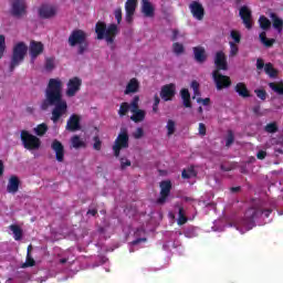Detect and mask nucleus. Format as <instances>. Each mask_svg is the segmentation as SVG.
Returning a JSON list of instances; mask_svg holds the SVG:
<instances>
[{"label":"nucleus","instance_id":"1","mask_svg":"<svg viewBox=\"0 0 283 283\" xmlns=\"http://www.w3.org/2000/svg\"><path fill=\"white\" fill-rule=\"evenodd\" d=\"M271 216V210L260 208H250L245 211L243 218L237 222V229L240 233L251 231L253 227L266 224V218Z\"/></svg>","mask_w":283,"mask_h":283},{"label":"nucleus","instance_id":"2","mask_svg":"<svg viewBox=\"0 0 283 283\" xmlns=\"http://www.w3.org/2000/svg\"><path fill=\"white\" fill-rule=\"evenodd\" d=\"M44 107H67V102L63 98V82L60 78L49 80L44 92Z\"/></svg>","mask_w":283,"mask_h":283},{"label":"nucleus","instance_id":"3","mask_svg":"<svg viewBox=\"0 0 283 283\" xmlns=\"http://www.w3.org/2000/svg\"><path fill=\"white\" fill-rule=\"evenodd\" d=\"M214 65L217 66V70L212 73V78L216 83L217 90H224V87L231 86V78L227 75L220 74V70H229V66L227 64V55H224V52L218 51L214 56Z\"/></svg>","mask_w":283,"mask_h":283},{"label":"nucleus","instance_id":"4","mask_svg":"<svg viewBox=\"0 0 283 283\" xmlns=\"http://www.w3.org/2000/svg\"><path fill=\"white\" fill-rule=\"evenodd\" d=\"M95 32L99 41H103V39H105L107 45H113L114 40L116 39V34H118V25L109 24L107 27L105 22H97L95 27Z\"/></svg>","mask_w":283,"mask_h":283},{"label":"nucleus","instance_id":"5","mask_svg":"<svg viewBox=\"0 0 283 283\" xmlns=\"http://www.w3.org/2000/svg\"><path fill=\"white\" fill-rule=\"evenodd\" d=\"M69 45L71 48H76L77 53L85 54L87 52V48H90V42H87V33L83 30H74L69 36Z\"/></svg>","mask_w":283,"mask_h":283},{"label":"nucleus","instance_id":"6","mask_svg":"<svg viewBox=\"0 0 283 283\" xmlns=\"http://www.w3.org/2000/svg\"><path fill=\"white\" fill-rule=\"evenodd\" d=\"M25 54H28V45H25V43L19 42L14 45L10 63V72H14V67H18V65H21V63H23Z\"/></svg>","mask_w":283,"mask_h":283},{"label":"nucleus","instance_id":"7","mask_svg":"<svg viewBox=\"0 0 283 283\" xmlns=\"http://www.w3.org/2000/svg\"><path fill=\"white\" fill-rule=\"evenodd\" d=\"M21 140L25 149H39L41 147V139L30 134L27 130L21 132Z\"/></svg>","mask_w":283,"mask_h":283},{"label":"nucleus","instance_id":"8","mask_svg":"<svg viewBox=\"0 0 283 283\" xmlns=\"http://www.w3.org/2000/svg\"><path fill=\"white\" fill-rule=\"evenodd\" d=\"M129 147V136H127V130L123 129L115 140L113 146V151L116 157L120 156V149H127Z\"/></svg>","mask_w":283,"mask_h":283},{"label":"nucleus","instance_id":"9","mask_svg":"<svg viewBox=\"0 0 283 283\" xmlns=\"http://www.w3.org/2000/svg\"><path fill=\"white\" fill-rule=\"evenodd\" d=\"M132 114L130 118L135 123H140V120L145 119V112L138 107H120L119 108V116H125V114Z\"/></svg>","mask_w":283,"mask_h":283},{"label":"nucleus","instance_id":"10","mask_svg":"<svg viewBox=\"0 0 283 283\" xmlns=\"http://www.w3.org/2000/svg\"><path fill=\"white\" fill-rule=\"evenodd\" d=\"M81 85H83V81L81 78L72 77L66 84L67 88L65 91V95L69 98H73V96H76V94H78V92L81 91Z\"/></svg>","mask_w":283,"mask_h":283},{"label":"nucleus","instance_id":"11","mask_svg":"<svg viewBox=\"0 0 283 283\" xmlns=\"http://www.w3.org/2000/svg\"><path fill=\"white\" fill-rule=\"evenodd\" d=\"M239 17H241L243 25H245L247 30H251V28H253V14L248 6L240 8Z\"/></svg>","mask_w":283,"mask_h":283},{"label":"nucleus","instance_id":"12","mask_svg":"<svg viewBox=\"0 0 283 283\" xmlns=\"http://www.w3.org/2000/svg\"><path fill=\"white\" fill-rule=\"evenodd\" d=\"M56 12H59V9L52 4H42L39 9V15L41 19H54V17H56Z\"/></svg>","mask_w":283,"mask_h":283},{"label":"nucleus","instance_id":"13","mask_svg":"<svg viewBox=\"0 0 283 283\" xmlns=\"http://www.w3.org/2000/svg\"><path fill=\"white\" fill-rule=\"evenodd\" d=\"M189 10L197 21H202L205 19V7H202V3L198 1H192L189 4Z\"/></svg>","mask_w":283,"mask_h":283},{"label":"nucleus","instance_id":"14","mask_svg":"<svg viewBox=\"0 0 283 283\" xmlns=\"http://www.w3.org/2000/svg\"><path fill=\"white\" fill-rule=\"evenodd\" d=\"M25 0H13L11 3V14L18 19L25 14Z\"/></svg>","mask_w":283,"mask_h":283},{"label":"nucleus","instance_id":"15","mask_svg":"<svg viewBox=\"0 0 283 283\" xmlns=\"http://www.w3.org/2000/svg\"><path fill=\"white\" fill-rule=\"evenodd\" d=\"M175 96H176V84L171 83V84L164 85L161 87V91H160L161 101L167 103V101H171V98H174Z\"/></svg>","mask_w":283,"mask_h":283},{"label":"nucleus","instance_id":"16","mask_svg":"<svg viewBox=\"0 0 283 283\" xmlns=\"http://www.w3.org/2000/svg\"><path fill=\"white\" fill-rule=\"evenodd\" d=\"M160 197L158 199L159 205L167 202V198L171 191V181L165 180L160 182Z\"/></svg>","mask_w":283,"mask_h":283},{"label":"nucleus","instance_id":"17","mask_svg":"<svg viewBox=\"0 0 283 283\" xmlns=\"http://www.w3.org/2000/svg\"><path fill=\"white\" fill-rule=\"evenodd\" d=\"M29 50H30L31 61L32 63H34V60L36 59V56H39L40 54H43L44 46L42 42L31 41Z\"/></svg>","mask_w":283,"mask_h":283},{"label":"nucleus","instance_id":"18","mask_svg":"<svg viewBox=\"0 0 283 283\" xmlns=\"http://www.w3.org/2000/svg\"><path fill=\"white\" fill-rule=\"evenodd\" d=\"M155 10L154 4L149 0H142V12L144 17L154 19Z\"/></svg>","mask_w":283,"mask_h":283},{"label":"nucleus","instance_id":"19","mask_svg":"<svg viewBox=\"0 0 283 283\" xmlns=\"http://www.w3.org/2000/svg\"><path fill=\"white\" fill-rule=\"evenodd\" d=\"M125 10H126V21L127 23H132V18L136 12V0H127L125 3Z\"/></svg>","mask_w":283,"mask_h":283},{"label":"nucleus","instance_id":"20","mask_svg":"<svg viewBox=\"0 0 283 283\" xmlns=\"http://www.w3.org/2000/svg\"><path fill=\"white\" fill-rule=\"evenodd\" d=\"M195 61L197 63H205L207 61V51L202 46H195L192 49Z\"/></svg>","mask_w":283,"mask_h":283},{"label":"nucleus","instance_id":"21","mask_svg":"<svg viewBox=\"0 0 283 283\" xmlns=\"http://www.w3.org/2000/svg\"><path fill=\"white\" fill-rule=\"evenodd\" d=\"M81 118L77 115H72L66 124V129L71 132H76L81 129Z\"/></svg>","mask_w":283,"mask_h":283},{"label":"nucleus","instance_id":"22","mask_svg":"<svg viewBox=\"0 0 283 283\" xmlns=\"http://www.w3.org/2000/svg\"><path fill=\"white\" fill-rule=\"evenodd\" d=\"M52 149L55 151V157L59 163H63V156H64V150H63V144H61L59 140H54L52 143Z\"/></svg>","mask_w":283,"mask_h":283},{"label":"nucleus","instance_id":"23","mask_svg":"<svg viewBox=\"0 0 283 283\" xmlns=\"http://www.w3.org/2000/svg\"><path fill=\"white\" fill-rule=\"evenodd\" d=\"M138 87H140L138 80L132 78L126 85V90L124 91V94H136V92H138Z\"/></svg>","mask_w":283,"mask_h":283},{"label":"nucleus","instance_id":"24","mask_svg":"<svg viewBox=\"0 0 283 283\" xmlns=\"http://www.w3.org/2000/svg\"><path fill=\"white\" fill-rule=\"evenodd\" d=\"M9 193H17L19 191V178L11 177L7 187Z\"/></svg>","mask_w":283,"mask_h":283},{"label":"nucleus","instance_id":"25","mask_svg":"<svg viewBox=\"0 0 283 283\" xmlns=\"http://www.w3.org/2000/svg\"><path fill=\"white\" fill-rule=\"evenodd\" d=\"M181 101L184 103L185 107H191V94L189 93V90L182 88L180 91Z\"/></svg>","mask_w":283,"mask_h":283},{"label":"nucleus","instance_id":"26","mask_svg":"<svg viewBox=\"0 0 283 283\" xmlns=\"http://www.w3.org/2000/svg\"><path fill=\"white\" fill-rule=\"evenodd\" d=\"M270 18H271V20L273 22V28L275 30H277L279 34H282V25H283L282 19H280L277 17V14H275V13H270Z\"/></svg>","mask_w":283,"mask_h":283},{"label":"nucleus","instance_id":"27","mask_svg":"<svg viewBox=\"0 0 283 283\" xmlns=\"http://www.w3.org/2000/svg\"><path fill=\"white\" fill-rule=\"evenodd\" d=\"M234 90L237 94H239V96H242V98H249V88H247V85H244V83H238Z\"/></svg>","mask_w":283,"mask_h":283},{"label":"nucleus","instance_id":"28","mask_svg":"<svg viewBox=\"0 0 283 283\" xmlns=\"http://www.w3.org/2000/svg\"><path fill=\"white\" fill-rule=\"evenodd\" d=\"M67 108L65 107H55L52 112V120L53 123H56V120H59V118H61V116H63V114H65Z\"/></svg>","mask_w":283,"mask_h":283},{"label":"nucleus","instance_id":"29","mask_svg":"<svg viewBox=\"0 0 283 283\" xmlns=\"http://www.w3.org/2000/svg\"><path fill=\"white\" fill-rule=\"evenodd\" d=\"M264 72L270 76V78H275L277 76V70H275L271 63L265 64Z\"/></svg>","mask_w":283,"mask_h":283},{"label":"nucleus","instance_id":"30","mask_svg":"<svg viewBox=\"0 0 283 283\" xmlns=\"http://www.w3.org/2000/svg\"><path fill=\"white\" fill-rule=\"evenodd\" d=\"M259 39H260L261 43L263 45H265V48H271V45H273V43H275V40L266 39V32H264V31L260 33Z\"/></svg>","mask_w":283,"mask_h":283},{"label":"nucleus","instance_id":"31","mask_svg":"<svg viewBox=\"0 0 283 283\" xmlns=\"http://www.w3.org/2000/svg\"><path fill=\"white\" fill-rule=\"evenodd\" d=\"M259 24L261 30H269V28H271V20L264 15H261L259 18Z\"/></svg>","mask_w":283,"mask_h":283},{"label":"nucleus","instance_id":"32","mask_svg":"<svg viewBox=\"0 0 283 283\" xmlns=\"http://www.w3.org/2000/svg\"><path fill=\"white\" fill-rule=\"evenodd\" d=\"M10 231H12L14 240H21L23 237V231L19 226H10Z\"/></svg>","mask_w":283,"mask_h":283},{"label":"nucleus","instance_id":"33","mask_svg":"<svg viewBox=\"0 0 283 283\" xmlns=\"http://www.w3.org/2000/svg\"><path fill=\"white\" fill-rule=\"evenodd\" d=\"M172 52L174 54H177V56H180V54H185V45H182V43L175 42L172 44Z\"/></svg>","mask_w":283,"mask_h":283},{"label":"nucleus","instance_id":"34","mask_svg":"<svg viewBox=\"0 0 283 283\" xmlns=\"http://www.w3.org/2000/svg\"><path fill=\"white\" fill-rule=\"evenodd\" d=\"M72 147L78 149V147H85V142H83L78 136H73L71 139Z\"/></svg>","mask_w":283,"mask_h":283},{"label":"nucleus","instance_id":"35","mask_svg":"<svg viewBox=\"0 0 283 283\" xmlns=\"http://www.w3.org/2000/svg\"><path fill=\"white\" fill-rule=\"evenodd\" d=\"M167 136H172L174 132H176V122L169 119L166 125Z\"/></svg>","mask_w":283,"mask_h":283},{"label":"nucleus","instance_id":"36","mask_svg":"<svg viewBox=\"0 0 283 283\" xmlns=\"http://www.w3.org/2000/svg\"><path fill=\"white\" fill-rule=\"evenodd\" d=\"M182 178H193L196 177V168L190 167L188 169H185L181 174Z\"/></svg>","mask_w":283,"mask_h":283},{"label":"nucleus","instance_id":"37","mask_svg":"<svg viewBox=\"0 0 283 283\" xmlns=\"http://www.w3.org/2000/svg\"><path fill=\"white\" fill-rule=\"evenodd\" d=\"M269 87L271 88L272 92H275V94H279L280 96H282V94H283L282 85H277V84L271 82V83H269Z\"/></svg>","mask_w":283,"mask_h":283},{"label":"nucleus","instance_id":"38","mask_svg":"<svg viewBox=\"0 0 283 283\" xmlns=\"http://www.w3.org/2000/svg\"><path fill=\"white\" fill-rule=\"evenodd\" d=\"M45 132H48V125L45 124H40L34 128V134H36V136H43Z\"/></svg>","mask_w":283,"mask_h":283},{"label":"nucleus","instance_id":"39","mask_svg":"<svg viewBox=\"0 0 283 283\" xmlns=\"http://www.w3.org/2000/svg\"><path fill=\"white\" fill-rule=\"evenodd\" d=\"M139 101H140V97L135 96V97L133 98V101H132L130 104H128V103H123V104L120 105V107H138V102H139Z\"/></svg>","mask_w":283,"mask_h":283},{"label":"nucleus","instance_id":"40","mask_svg":"<svg viewBox=\"0 0 283 283\" xmlns=\"http://www.w3.org/2000/svg\"><path fill=\"white\" fill-rule=\"evenodd\" d=\"M54 67H55L54 59L48 57L46 61H45V70L48 72H52V70H54Z\"/></svg>","mask_w":283,"mask_h":283},{"label":"nucleus","instance_id":"41","mask_svg":"<svg viewBox=\"0 0 283 283\" xmlns=\"http://www.w3.org/2000/svg\"><path fill=\"white\" fill-rule=\"evenodd\" d=\"M4 52H6V36L0 35V59H3Z\"/></svg>","mask_w":283,"mask_h":283},{"label":"nucleus","instance_id":"42","mask_svg":"<svg viewBox=\"0 0 283 283\" xmlns=\"http://www.w3.org/2000/svg\"><path fill=\"white\" fill-rule=\"evenodd\" d=\"M177 222L178 224H185V222H187V217H185V210H182V208H179V217Z\"/></svg>","mask_w":283,"mask_h":283},{"label":"nucleus","instance_id":"43","mask_svg":"<svg viewBox=\"0 0 283 283\" xmlns=\"http://www.w3.org/2000/svg\"><path fill=\"white\" fill-rule=\"evenodd\" d=\"M265 132H268V134H273V133L277 132V124H275V123L268 124L265 126Z\"/></svg>","mask_w":283,"mask_h":283},{"label":"nucleus","instance_id":"44","mask_svg":"<svg viewBox=\"0 0 283 283\" xmlns=\"http://www.w3.org/2000/svg\"><path fill=\"white\" fill-rule=\"evenodd\" d=\"M197 235H198V230L195 228H191V229L185 231L186 238H196Z\"/></svg>","mask_w":283,"mask_h":283},{"label":"nucleus","instance_id":"45","mask_svg":"<svg viewBox=\"0 0 283 283\" xmlns=\"http://www.w3.org/2000/svg\"><path fill=\"white\" fill-rule=\"evenodd\" d=\"M114 14L117 23L120 24V21H123V10H120V8H117L115 9Z\"/></svg>","mask_w":283,"mask_h":283},{"label":"nucleus","instance_id":"46","mask_svg":"<svg viewBox=\"0 0 283 283\" xmlns=\"http://www.w3.org/2000/svg\"><path fill=\"white\" fill-rule=\"evenodd\" d=\"M146 242H147L146 238H139L133 241L130 244L132 247H143V244H145Z\"/></svg>","mask_w":283,"mask_h":283},{"label":"nucleus","instance_id":"47","mask_svg":"<svg viewBox=\"0 0 283 283\" xmlns=\"http://www.w3.org/2000/svg\"><path fill=\"white\" fill-rule=\"evenodd\" d=\"M231 39H233L234 43H240V40L242 39V35H240V32L231 31L230 33Z\"/></svg>","mask_w":283,"mask_h":283},{"label":"nucleus","instance_id":"48","mask_svg":"<svg viewBox=\"0 0 283 283\" xmlns=\"http://www.w3.org/2000/svg\"><path fill=\"white\" fill-rule=\"evenodd\" d=\"M238 45H235V42H230V56H235L238 54Z\"/></svg>","mask_w":283,"mask_h":283},{"label":"nucleus","instance_id":"49","mask_svg":"<svg viewBox=\"0 0 283 283\" xmlns=\"http://www.w3.org/2000/svg\"><path fill=\"white\" fill-rule=\"evenodd\" d=\"M197 103L199 105H203L205 107H208L209 103H211V99L209 97H206V98L197 97Z\"/></svg>","mask_w":283,"mask_h":283},{"label":"nucleus","instance_id":"50","mask_svg":"<svg viewBox=\"0 0 283 283\" xmlns=\"http://www.w3.org/2000/svg\"><path fill=\"white\" fill-rule=\"evenodd\" d=\"M191 87H192V90L195 92L193 98H196V96L200 95V91H198V87H200V84L197 81H192L191 82Z\"/></svg>","mask_w":283,"mask_h":283},{"label":"nucleus","instance_id":"51","mask_svg":"<svg viewBox=\"0 0 283 283\" xmlns=\"http://www.w3.org/2000/svg\"><path fill=\"white\" fill-rule=\"evenodd\" d=\"M255 94H256L258 98H261V101H266V91L255 90Z\"/></svg>","mask_w":283,"mask_h":283},{"label":"nucleus","instance_id":"52","mask_svg":"<svg viewBox=\"0 0 283 283\" xmlns=\"http://www.w3.org/2000/svg\"><path fill=\"white\" fill-rule=\"evenodd\" d=\"M232 144H233V133L229 132L228 137L226 139V145H227V147H229Z\"/></svg>","mask_w":283,"mask_h":283},{"label":"nucleus","instance_id":"53","mask_svg":"<svg viewBox=\"0 0 283 283\" xmlns=\"http://www.w3.org/2000/svg\"><path fill=\"white\" fill-rule=\"evenodd\" d=\"M120 165H122V169H125L126 167H130L132 166V161H129L126 158H122L120 159Z\"/></svg>","mask_w":283,"mask_h":283},{"label":"nucleus","instance_id":"54","mask_svg":"<svg viewBox=\"0 0 283 283\" xmlns=\"http://www.w3.org/2000/svg\"><path fill=\"white\" fill-rule=\"evenodd\" d=\"M134 138H143V128H137L134 134Z\"/></svg>","mask_w":283,"mask_h":283},{"label":"nucleus","instance_id":"55","mask_svg":"<svg viewBox=\"0 0 283 283\" xmlns=\"http://www.w3.org/2000/svg\"><path fill=\"white\" fill-rule=\"evenodd\" d=\"M265 65L266 64H264V61H262V59L256 60V69L264 70Z\"/></svg>","mask_w":283,"mask_h":283},{"label":"nucleus","instance_id":"56","mask_svg":"<svg viewBox=\"0 0 283 283\" xmlns=\"http://www.w3.org/2000/svg\"><path fill=\"white\" fill-rule=\"evenodd\" d=\"M180 36V31L178 29H172L171 41H176Z\"/></svg>","mask_w":283,"mask_h":283},{"label":"nucleus","instance_id":"57","mask_svg":"<svg viewBox=\"0 0 283 283\" xmlns=\"http://www.w3.org/2000/svg\"><path fill=\"white\" fill-rule=\"evenodd\" d=\"M199 134L200 136H205V134H207V128L205 127V124H199Z\"/></svg>","mask_w":283,"mask_h":283},{"label":"nucleus","instance_id":"58","mask_svg":"<svg viewBox=\"0 0 283 283\" xmlns=\"http://www.w3.org/2000/svg\"><path fill=\"white\" fill-rule=\"evenodd\" d=\"M256 157L259 158V160H264V158H266V151L260 150V151L256 154Z\"/></svg>","mask_w":283,"mask_h":283},{"label":"nucleus","instance_id":"59","mask_svg":"<svg viewBox=\"0 0 283 283\" xmlns=\"http://www.w3.org/2000/svg\"><path fill=\"white\" fill-rule=\"evenodd\" d=\"M93 147H94V149H101V139H98V137L94 138Z\"/></svg>","mask_w":283,"mask_h":283},{"label":"nucleus","instance_id":"60","mask_svg":"<svg viewBox=\"0 0 283 283\" xmlns=\"http://www.w3.org/2000/svg\"><path fill=\"white\" fill-rule=\"evenodd\" d=\"M153 101L154 107H158V105H160V97L158 95H155Z\"/></svg>","mask_w":283,"mask_h":283},{"label":"nucleus","instance_id":"61","mask_svg":"<svg viewBox=\"0 0 283 283\" xmlns=\"http://www.w3.org/2000/svg\"><path fill=\"white\" fill-rule=\"evenodd\" d=\"M24 266H34V261L30 258L27 259V262L24 263Z\"/></svg>","mask_w":283,"mask_h":283},{"label":"nucleus","instance_id":"62","mask_svg":"<svg viewBox=\"0 0 283 283\" xmlns=\"http://www.w3.org/2000/svg\"><path fill=\"white\" fill-rule=\"evenodd\" d=\"M0 176H3V161L0 160Z\"/></svg>","mask_w":283,"mask_h":283},{"label":"nucleus","instance_id":"63","mask_svg":"<svg viewBox=\"0 0 283 283\" xmlns=\"http://www.w3.org/2000/svg\"><path fill=\"white\" fill-rule=\"evenodd\" d=\"M87 216H96V210H88Z\"/></svg>","mask_w":283,"mask_h":283},{"label":"nucleus","instance_id":"64","mask_svg":"<svg viewBox=\"0 0 283 283\" xmlns=\"http://www.w3.org/2000/svg\"><path fill=\"white\" fill-rule=\"evenodd\" d=\"M61 264H65V262H67V259H62L60 260Z\"/></svg>","mask_w":283,"mask_h":283}]
</instances>
